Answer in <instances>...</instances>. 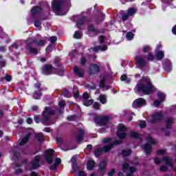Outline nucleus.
<instances>
[{
	"instance_id": "f257e3e1",
	"label": "nucleus",
	"mask_w": 176,
	"mask_h": 176,
	"mask_svg": "<svg viewBox=\"0 0 176 176\" xmlns=\"http://www.w3.org/2000/svg\"><path fill=\"white\" fill-rule=\"evenodd\" d=\"M135 91L138 94L140 93L151 94L153 91V85L151 83V80L147 77L142 78L135 87Z\"/></svg>"
},
{
	"instance_id": "f03ea898",
	"label": "nucleus",
	"mask_w": 176,
	"mask_h": 176,
	"mask_svg": "<svg viewBox=\"0 0 176 176\" xmlns=\"http://www.w3.org/2000/svg\"><path fill=\"white\" fill-rule=\"evenodd\" d=\"M103 142L104 144L108 143L109 144L104 146L102 148H97L95 151L96 156H100L102 152H109L112 149V146H113V145H118L119 144L118 141H116L115 142H111V138H104L103 140Z\"/></svg>"
},
{
	"instance_id": "7ed1b4c3",
	"label": "nucleus",
	"mask_w": 176,
	"mask_h": 176,
	"mask_svg": "<svg viewBox=\"0 0 176 176\" xmlns=\"http://www.w3.org/2000/svg\"><path fill=\"white\" fill-rule=\"evenodd\" d=\"M63 5L71 6V0H67V3L62 1L61 0H53L52 2V6L55 10H61Z\"/></svg>"
},
{
	"instance_id": "20e7f679",
	"label": "nucleus",
	"mask_w": 176,
	"mask_h": 176,
	"mask_svg": "<svg viewBox=\"0 0 176 176\" xmlns=\"http://www.w3.org/2000/svg\"><path fill=\"white\" fill-rule=\"evenodd\" d=\"M96 124L99 126H105L109 123V117L105 116H96L94 118Z\"/></svg>"
},
{
	"instance_id": "39448f33",
	"label": "nucleus",
	"mask_w": 176,
	"mask_h": 176,
	"mask_svg": "<svg viewBox=\"0 0 176 176\" xmlns=\"http://www.w3.org/2000/svg\"><path fill=\"white\" fill-rule=\"evenodd\" d=\"M54 113V111L49 107H45V110L43 112V115L44 116V120L43 121V124L45 126H49L50 123L49 122V116L50 115H53Z\"/></svg>"
},
{
	"instance_id": "423d86ee",
	"label": "nucleus",
	"mask_w": 176,
	"mask_h": 176,
	"mask_svg": "<svg viewBox=\"0 0 176 176\" xmlns=\"http://www.w3.org/2000/svg\"><path fill=\"white\" fill-rule=\"evenodd\" d=\"M154 163H155V164H166V166H169L173 168V163L168 157H164L161 160L156 157L154 159Z\"/></svg>"
},
{
	"instance_id": "0eeeda50",
	"label": "nucleus",
	"mask_w": 176,
	"mask_h": 176,
	"mask_svg": "<svg viewBox=\"0 0 176 176\" xmlns=\"http://www.w3.org/2000/svg\"><path fill=\"white\" fill-rule=\"evenodd\" d=\"M44 156L45 157L47 163H48V164H52L53 163V161L54 160L56 155L54 154V151L52 149H48L46 151Z\"/></svg>"
},
{
	"instance_id": "6e6552de",
	"label": "nucleus",
	"mask_w": 176,
	"mask_h": 176,
	"mask_svg": "<svg viewBox=\"0 0 176 176\" xmlns=\"http://www.w3.org/2000/svg\"><path fill=\"white\" fill-rule=\"evenodd\" d=\"M129 168L131 173L126 175V176H133V173H135V171H137V169L135 167L130 166L129 161H126L122 164V171L126 172Z\"/></svg>"
},
{
	"instance_id": "1a4fd4ad",
	"label": "nucleus",
	"mask_w": 176,
	"mask_h": 176,
	"mask_svg": "<svg viewBox=\"0 0 176 176\" xmlns=\"http://www.w3.org/2000/svg\"><path fill=\"white\" fill-rule=\"evenodd\" d=\"M117 135L119 137L120 140H123V138H126V126H124V125H119L117 131Z\"/></svg>"
},
{
	"instance_id": "9d476101",
	"label": "nucleus",
	"mask_w": 176,
	"mask_h": 176,
	"mask_svg": "<svg viewBox=\"0 0 176 176\" xmlns=\"http://www.w3.org/2000/svg\"><path fill=\"white\" fill-rule=\"evenodd\" d=\"M135 60L139 67H145V65H147L148 64L146 56H138L135 57Z\"/></svg>"
},
{
	"instance_id": "9b49d317",
	"label": "nucleus",
	"mask_w": 176,
	"mask_h": 176,
	"mask_svg": "<svg viewBox=\"0 0 176 176\" xmlns=\"http://www.w3.org/2000/svg\"><path fill=\"white\" fill-rule=\"evenodd\" d=\"M144 105H146V100L142 98H138L133 102V108H139L140 107H144Z\"/></svg>"
},
{
	"instance_id": "f8f14e48",
	"label": "nucleus",
	"mask_w": 176,
	"mask_h": 176,
	"mask_svg": "<svg viewBox=\"0 0 176 176\" xmlns=\"http://www.w3.org/2000/svg\"><path fill=\"white\" fill-rule=\"evenodd\" d=\"M28 41H30L32 43V46L36 47H38V46L42 47L45 45V43H46V41L42 39L36 40L29 38Z\"/></svg>"
},
{
	"instance_id": "ddd939ff",
	"label": "nucleus",
	"mask_w": 176,
	"mask_h": 176,
	"mask_svg": "<svg viewBox=\"0 0 176 176\" xmlns=\"http://www.w3.org/2000/svg\"><path fill=\"white\" fill-rule=\"evenodd\" d=\"M163 119V111H159L153 115L152 118L151 120V123H156V122H159Z\"/></svg>"
},
{
	"instance_id": "4468645a",
	"label": "nucleus",
	"mask_w": 176,
	"mask_h": 176,
	"mask_svg": "<svg viewBox=\"0 0 176 176\" xmlns=\"http://www.w3.org/2000/svg\"><path fill=\"white\" fill-rule=\"evenodd\" d=\"M27 43H28L27 49L28 50H29L30 53L34 55L38 54V49L35 48L36 47H34L32 45V43L30 42V40L27 41Z\"/></svg>"
},
{
	"instance_id": "2eb2a0df",
	"label": "nucleus",
	"mask_w": 176,
	"mask_h": 176,
	"mask_svg": "<svg viewBox=\"0 0 176 176\" xmlns=\"http://www.w3.org/2000/svg\"><path fill=\"white\" fill-rule=\"evenodd\" d=\"M157 96L159 100L154 101V105L155 107H159V105H160V104L164 101V98H166V95L163 93H158Z\"/></svg>"
},
{
	"instance_id": "dca6fc26",
	"label": "nucleus",
	"mask_w": 176,
	"mask_h": 176,
	"mask_svg": "<svg viewBox=\"0 0 176 176\" xmlns=\"http://www.w3.org/2000/svg\"><path fill=\"white\" fill-rule=\"evenodd\" d=\"M61 164V159L56 158L54 161V164L50 166V170L51 171H56L58 168V166Z\"/></svg>"
},
{
	"instance_id": "f3484780",
	"label": "nucleus",
	"mask_w": 176,
	"mask_h": 176,
	"mask_svg": "<svg viewBox=\"0 0 176 176\" xmlns=\"http://www.w3.org/2000/svg\"><path fill=\"white\" fill-rule=\"evenodd\" d=\"M71 162L72 163V167L73 170V171H72V174H76L78 170V165H76V157L74 156L72 158Z\"/></svg>"
},
{
	"instance_id": "a211bd4d",
	"label": "nucleus",
	"mask_w": 176,
	"mask_h": 176,
	"mask_svg": "<svg viewBox=\"0 0 176 176\" xmlns=\"http://www.w3.org/2000/svg\"><path fill=\"white\" fill-rule=\"evenodd\" d=\"M100 72V67L97 65H91L89 67V74L93 75L94 74H98Z\"/></svg>"
},
{
	"instance_id": "6ab92c4d",
	"label": "nucleus",
	"mask_w": 176,
	"mask_h": 176,
	"mask_svg": "<svg viewBox=\"0 0 176 176\" xmlns=\"http://www.w3.org/2000/svg\"><path fill=\"white\" fill-rule=\"evenodd\" d=\"M52 69H53V66L50 65H45L43 67V73H44L45 75H50L53 74V72H52Z\"/></svg>"
},
{
	"instance_id": "aec40b11",
	"label": "nucleus",
	"mask_w": 176,
	"mask_h": 176,
	"mask_svg": "<svg viewBox=\"0 0 176 176\" xmlns=\"http://www.w3.org/2000/svg\"><path fill=\"white\" fill-rule=\"evenodd\" d=\"M74 74L79 76V78H82L83 76V69H80L78 67H74Z\"/></svg>"
},
{
	"instance_id": "412c9836",
	"label": "nucleus",
	"mask_w": 176,
	"mask_h": 176,
	"mask_svg": "<svg viewBox=\"0 0 176 176\" xmlns=\"http://www.w3.org/2000/svg\"><path fill=\"white\" fill-rule=\"evenodd\" d=\"M41 160V156L37 155L34 157V160L32 164V168H38L39 167V161Z\"/></svg>"
},
{
	"instance_id": "4be33fe9",
	"label": "nucleus",
	"mask_w": 176,
	"mask_h": 176,
	"mask_svg": "<svg viewBox=\"0 0 176 176\" xmlns=\"http://www.w3.org/2000/svg\"><path fill=\"white\" fill-rule=\"evenodd\" d=\"M142 148L147 155H151V151H152V146L149 144H146L144 146H142Z\"/></svg>"
},
{
	"instance_id": "5701e85b",
	"label": "nucleus",
	"mask_w": 176,
	"mask_h": 176,
	"mask_svg": "<svg viewBox=\"0 0 176 176\" xmlns=\"http://www.w3.org/2000/svg\"><path fill=\"white\" fill-rule=\"evenodd\" d=\"M42 9L39 7H34L32 8V14L33 17H35L37 14H39L41 13Z\"/></svg>"
},
{
	"instance_id": "b1692460",
	"label": "nucleus",
	"mask_w": 176,
	"mask_h": 176,
	"mask_svg": "<svg viewBox=\"0 0 176 176\" xmlns=\"http://www.w3.org/2000/svg\"><path fill=\"white\" fill-rule=\"evenodd\" d=\"M173 119L171 118H167L165 121V126L166 127V129H170L171 126H173Z\"/></svg>"
},
{
	"instance_id": "393cba45",
	"label": "nucleus",
	"mask_w": 176,
	"mask_h": 176,
	"mask_svg": "<svg viewBox=\"0 0 176 176\" xmlns=\"http://www.w3.org/2000/svg\"><path fill=\"white\" fill-rule=\"evenodd\" d=\"M100 87L104 89V90H109V89H111V87H109L108 85H105V78H103L100 80Z\"/></svg>"
},
{
	"instance_id": "a878e982",
	"label": "nucleus",
	"mask_w": 176,
	"mask_h": 176,
	"mask_svg": "<svg viewBox=\"0 0 176 176\" xmlns=\"http://www.w3.org/2000/svg\"><path fill=\"white\" fill-rule=\"evenodd\" d=\"M96 162L94 160H89L87 164V167L88 170H93L94 168V166Z\"/></svg>"
},
{
	"instance_id": "bb28decb",
	"label": "nucleus",
	"mask_w": 176,
	"mask_h": 176,
	"mask_svg": "<svg viewBox=\"0 0 176 176\" xmlns=\"http://www.w3.org/2000/svg\"><path fill=\"white\" fill-rule=\"evenodd\" d=\"M156 58H157V60H159L160 61L161 60H163V58H164V51H158L156 54Z\"/></svg>"
},
{
	"instance_id": "cd10ccee",
	"label": "nucleus",
	"mask_w": 176,
	"mask_h": 176,
	"mask_svg": "<svg viewBox=\"0 0 176 176\" xmlns=\"http://www.w3.org/2000/svg\"><path fill=\"white\" fill-rule=\"evenodd\" d=\"M85 134V131L80 129L79 130V134L77 136V141L78 142H80L82 140H83V135Z\"/></svg>"
},
{
	"instance_id": "c85d7f7f",
	"label": "nucleus",
	"mask_w": 176,
	"mask_h": 176,
	"mask_svg": "<svg viewBox=\"0 0 176 176\" xmlns=\"http://www.w3.org/2000/svg\"><path fill=\"white\" fill-rule=\"evenodd\" d=\"M107 167V160L102 161L99 164V170L102 171Z\"/></svg>"
},
{
	"instance_id": "c756f323",
	"label": "nucleus",
	"mask_w": 176,
	"mask_h": 176,
	"mask_svg": "<svg viewBox=\"0 0 176 176\" xmlns=\"http://www.w3.org/2000/svg\"><path fill=\"white\" fill-rule=\"evenodd\" d=\"M28 140H30V135H26L21 140V142H19V145H25V144L28 142Z\"/></svg>"
},
{
	"instance_id": "7c9ffc66",
	"label": "nucleus",
	"mask_w": 176,
	"mask_h": 176,
	"mask_svg": "<svg viewBox=\"0 0 176 176\" xmlns=\"http://www.w3.org/2000/svg\"><path fill=\"white\" fill-rule=\"evenodd\" d=\"M108 49V47L107 45L100 46L98 47H95L94 48V52H97V50H102V52H104Z\"/></svg>"
},
{
	"instance_id": "2f4dec72",
	"label": "nucleus",
	"mask_w": 176,
	"mask_h": 176,
	"mask_svg": "<svg viewBox=\"0 0 176 176\" xmlns=\"http://www.w3.org/2000/svg\"><path fill=\"white\" fill-rule=\"evenodd\" d=\"M41 97H42V93L39 92H36L35 91L33 94V98H34V100H41Z\"/></svg>"
},
{
	"instance_id": "473e14b6",
	"label": "nucleus",
	"mask_w": 176,
	"mask_h": 176,
	"mask_svg": "<svg viewBox=\"0 0 176 176\" xmlns=\"http://www.w3.org/2000/svg\"><path fill=\"white\" fill-rule=\"evenodd\" d=\"M135 12H136L135 9L131 8L128 9L127 14L129 16H134V14H135Z\"/></svg>"
},
{
	"instance_id": "72a5a7b5",
	"label": "nucleus",
	"mask_w": 176,
	"mask_h": 176,
	"mask_svg": "<svg viewBox=\"0 0 176 176\" xmlns=\"http://www.w3.org/2000/svg\"><path fill=\"white\" fill-rule=\"evenodd\" d=\"M85 21H86V19L85 17H82L81 19H80L77 23L78 28H80V25H82V24H84Z\"/></svg>"
},
{
	"instance_id": "f704fd0d",
	"label": "nucleus",
	"mask_w": 176,
	"mask_h": 176,
	"mask_svg": "<svg viewBox=\"0 0 176 176\" xmlns=\"http://www.w3.org/2000/svg\"><path fill=\"white\" fill-rule=\"evenodd\" d=\"M99 100L102 104H107V96L105 95H101L99 97Z\"/></svg>"
},
{
	"instance_id": "c9c22d12",
	"label": "nucleus",
	"mask_w": 176,
	"mask_h": 176,
	"mask_svg": "<svg viewBox=\"0 0 176 176\" xmlns=\"http://www.w3.org/2000/svg\"><path fill=\"white\" fill-rule=\"evenodd\" d=\"M88 31L89 32H93L94 34H95V35L97 34V30H96V28H94V26H93V25H89L88 26Z\"/></svg>"
},
{
	"instance_id": "e433bc0d",
	"label": "nucleus",
	"mask_w": 176,
	"mask_h": 176,
	"mask_svg": "<svg viewBox=\"0 0 176 176\" xmlns=\"http://www.w3.org/2000/svg\"><path fill=\"white\" fill-rule=\"evenodd\" d=\"M146 140L147 142L151 145H155L156 140H155V139L152 138L151 136H148Z\"/></svg>"
},
{
	"instance_id": "4c0bfd02",
	"label": "nucleus",
	"mask_w": 176,
	"mask_h": 176,
	"mask_svg": "<svg viewBox=\"0 0 176 176\" xmlns=\"http://www.w3.org/2000/svg\"><path fill=\"white\" fill-rule=\"evenodd\" d=\"M74 38H75V39H80V38H82V34L78 31H76L74 34Z\"/></svg>"
},
{
	"instance_id": "58836bf2",
	"label": "nucleus",
	"mask_w": 176,
	"mask_h": 176,
	"mask_svg": "<svg viewBox=\"0 0 176 176\" xmlns=\"http://www.w3.org/2000/svg\"><path fill=\"white\" fill-rule=\"evenodd\" d=\"M126 36L127 41H131V39H133V38H134V34L129 32L126 34Z\"/></svg>"
},
{
	"instance_id": "ea45409f",
	"label": "nucleus",
	"mask_w": 176,
	"mask_h": 176,
	"mask_svg": "<svg viewBox=\"0 0 176 176\" xmlns=\"http://www.w3.org/2000/svg\"><path fill=\"white\" fill-rule=\"evenodd\" d=\"M94 100H87L84 102V105H85V107H90V105H91V104H93Z\"/></svg>"
},
{
	"instance_id": "a19ab883",
	"label": "nucleus",
	"mask_w": 176,
	"mask_h": 176,
	"mask_svg": "<svg viewBox=\"0 0 176 176\" xmlns=\"http://www.w3.org/2000/svg\"><path fill=\"white\" fill-rule=\"evenodd\" d=\"M131 154V150L127 149L122 151V155L123 156H129V155Z\"/></svg>"
},
{
	"instance_id": "79ce46f5",
	"label": "nucleus",
	"mask_w": 176,
	"mask_h": 176,
	"mask_svg": "<svg viewBox=\"0 0 176 176\" xmlns=\"http://www.w3.org/2000/svg\"><path fill=\"white\" fill-rule=\"evenodd\" d=\"M131 137H132L133 138H138V137H140V134H138V133L137 132L131 131Z\"/></svg>"
},
{
	"instance_id": "37998d69",
	"label": "nucleus",
	"mask_w": 176,
	"mask_h": 176,
	"mask_svg": "<svg viewBox=\"0 0 176 176\" xmlns=\"http://www.w3.org/2000/svg\"><path fill=\"white\" fill-rule=\"evenodd\" d=\"M147 59L148 61H153V60H155V56H153V54L150 53L147 56Z\"/></svg>"
},
{
	"instance_id": "c03bdc74",
	"label": "nucleus",
	"mask_w": 176,
	"mask_h": 176,
	"mask_svg": "<svg viewBox=\"0 0 176 176\" xmlns=\"http://www.w3.org/2000/svg\"><path fill=\"white\" fill-rule=\"evenodd\" d=\"M138 124L141 129H144L146 126V122L145 121H140Z\"/></svg>"
},
{
	"instance_id": "a18cd8bd",
	"label": "nucleus",
	"mask_w": 176,
	"mask_h": 176,
	"mask_svg": "<svg viewBox=\"0 0 176 176\" xmlns=\"http://www.w3.org/2000/svg\"><path fill=\"white\" fill-rule=\"evenodd\" d=\"M129 17H130V15H129V14H127V13L123 14V15H122L123 21H126V20H127V19H129Z\"/></svg>"
},
{
	"instance_id": "49530a36",
	"label": "nucleus",
	"mask_w": 176,
	"mask_h": 176,
	"mask_svg": "<svg viewBox=\"0 0 176 176\" xmlns=\"http://www.w3.org/2000/svg\"><path fill=\"white\" fill-rule=\"evenodd\" d=\"M41 25H42V23L39 21H34V26L36 27L37 28H41Z\"/></svg>"
},
{
	"instance_id": "de8ad7c7",
	"label": "nucleus",
	"mask_w": 176,
	"mask_h": 176,
	"mask_svg": "<svg viewBox=\"0 0 176 176\" xmlns=\"http://www.w3.org/2000/svg\"><path fill=\"white\" fill-rule=\"evenodd\" d=\"M82 98H84V100H89V98H90V96L89 95V94L85 92L82 95Z\"/></svg>"
},
{
	"instance_id": "09e8293b",
	"label": "nucleus",
	"mask_w": 176,
	"mask_h": 176,
	"mask_svg": "<svg viewBox=\"0 0 176 176\" xmlns=\"http://www.w3.org/2000/svg\"><path fill=\"white\" fill-rule=\"evenodd\" d=\"M160 171H162V172L167 171V166L163 165V166H160Z\"/></svg>"
},
{
	"instance_id": "8fccbe9b",
	"label": "nucleus",
	"mask_w": 176,
	"mask_h": 176,
	"mask_svg": "<svg viewBox=\"0 0 176 176\" xmlns=\"http://www.w3.org/2000/svg\"><path fill=\"white\" fill-rule=\"evenodd\" d=\"M57 41V37L56 36H52L50 38V41L51 43H54Z\"/></svg>"
},
{
	"instance_id": "3c124183",
	"label": "nucleus",
	"mask_w": 176,
	"mask_h": 176,
	"mask_svg": "<svg viewBox=\"0 0 176 176\" xmlns=\"http://www.w3.org/2000/svg\"><path fill=\"white\" fill-rule=\"evenodd\" d=\"M0 52L1 53H5V52H6V47L0 45Z\"/></svg>"
},
{
	"instance_id": "603ef678",
	"label": "nucleus",
	"mask_w": 176,
	"mask_h": 176,
	"mask_svg": "<svg viewBox=\"0 0 176 176\" xmlns=\"http://www.w3.org/2000/svg\"><path fill=\"white\" fill-rule=\"evenodd\" d=\"M151 50V47L149 46H145L143 47V52L144 53H146V52H149Z\"/></svg>"
},
{
	"instance_id": "864d4df0",
	"label": "nucleus",
	"mask_w": 176,
	"mask_h": 176,
	"mask_svg": "<svg viewBox=\"0 0 176 176\" xmlns=\"http://www.w3.org/2000/svg\"><path fill=\"white\" fill-rule=\"evenodd\" d=\"M157 155H164L166 153V150H158L157 151Z\"/></svg>"
},
{
	"instance_id": "5fc2aeb1",
	"label": "nucleus",
	"mask_w": 176,
	"mask_h": 176,
	"mask_svg": "<svg viewBox=\"0 0 176 176\" xmlns=\"http://www.w3.org/2000/svg\"><path fill=\"white\" fill-rule=\"evenodd\" d=\"M115 174V169H111L108 175L109 176H113Z\"/></svg>"
},
{
	"instance_id": "6e6d98bb",
	"label": "nucleus",
	"mask_w": 176,
	"mask_h": 176,
	"mask_svg": "<svg viewBox=\"0 0 176 176\" xmlns=\"http://www.w3.org/2000/svg\"><path fill=\"white\" fill-rule=\"evenodd\" d=\"M34 121L36 122V123H39V122H41V118H39V116H35Z\"/></svg>"
},
{
	"instance_id": "4d7b16f0",
	"label": "nucleus",
	"mask_w": 176,
	"mask_h": 176,
	"mask_svg": "<svg viewBox=\"0 0 176 176\" xmlns=\"http://www.w3.org/2000/svg\"><path fill=\"white\" fill-rule=\"evenodd\" d=\"M5 79L7 82H10L12 80V76L6 75Z\"/></svg>"
},
{
	"instance_id": "13d9d810",
	"label": "nucleus",
	"mask_w": 176,
	"mask_h": 176,
	"mask_svg": "<svg viewBox=\"0 0 176 176\" xmlns=\"http://www.w3.org/2000/svg\"><path fill=\"white\" fill-rule=\"evenodd\" d=\"M59 107H60V108L65 107V101H64V100L60 101L59 102Z\"/></svg>"
},
{
	"instance_id": "bf43d9fd",
	"label": "nucleus",
	"mask_w": 176,
	"mask_h": 176,
	"mask_svg": "<svg viewBox=\"0 0 176 176\" xmlns=\"http://www.w3.org/2000/svg\"><path fill=\"white\" fill-rule=\"evenodd\" d=\"M99 107H100V105L97 102H94L93 104V108L94 109H98Z\"/></svg>"
},
{
	"instance_id": "052dcab7",
	"label": "nucleus",
	"mask_w": 176,
	"mask_h": 176,
	"mask_svg": "<svg viewBox=\"0 0 176 176\" xmlns=\"http://www.w3.org/2000/svg\"><path fill=\"white\" fill-rule=\"evenodd\" d=\"M64 96L65 97H67V98H69V97H71V94L68 93V91H64Z\"/></svg>"
},
{
	"instance_id": "680f3d73",
	"label": "nucleus",
	"mask_w": 176,
	"mask_h": 176,
	"mask_svg": "<svg viewBox=\"0 0 176 176\" xmlns=\"http://www.w3.org/2000/svg\"><path fill=\"white\" fill-rule=\"evenodd\" d=\"M6 65V62L5 60H0V67H5Z\"/></svg>"
},
{
	"instance_id": "e2e57ef3",
	"label": "nucleus",
	"mask_w": 176,
	"mask_h": 176,
	"mask_svg": "<svg viewBox=\"0 0 176 176\" xmlns=\"http://www.w3.org/2000/svg\"><path fill=\"white\" fill-rule=\"evenodd\" d=\"M126 79H127V76L126 75H122L120 77V80H122V82L126 80Z\"/></svg>"
},
{
	"instance_id": "0e129e2a",
	"label": "nucleus",
	"mask_w": 176,
	"mask_h": 176,
	"mask_svg": "<svg viewBox=\"0 0 176 176\" xmlns=\"http://www.w3.org/2000/svg\"><path fill=\"white\" fill-rule=\"evenodd\" d=\"M79 176H87V175L83 170H79Z\"/></svg>"
},
{
	"instance_id": "69168bd1",
	"label": "nucleus",
	"mask_w": 176,
	"mask_h": 176,
	"mask_svg": "<svg viewBox=\"0 0 176 176\" xmlns=\"http://www.w3.org/2000/svg\"><path fill=\"white\" fill-rule=\"evenodd\" d=\"M80 63H81L82 65H85V64H86V58H82L80 60Z\"/></svg>"
},
{
	"instance_id": "338daca9",
	"label": "nucleus",
	"mask_w": 176,
	"mask_h": 176,
	"mask_svg": "<svg viewBox=\"0 0 176 176\" xmlns=\"http://www.w3.org/2000/svg\"><path fill=\"white\" fill-rule=\"evenodd\" d=\"M27 123H28V124H31V123H32V119H31L30 118H27L26 120Z\"/></svg>"
},
{
	"instance_id": "774afa93",
	"label": "nucleus",
	"mask_w": 176,
	"mask_h": 176,
	"mask_svg": "<svg viewBox=\"0 0 176 176\" xmlns=\"http://www.w3.org/2000/svg\"><path fill=\"white\" fill-rule=\"evenodd\" d=\"M172 32L174 35H176V25H175L172 29Z\"/></svg>"
}]
</instances>
